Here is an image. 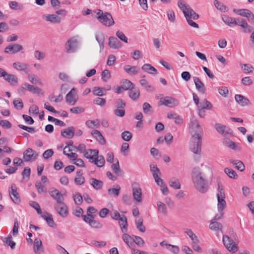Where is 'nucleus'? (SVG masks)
Here are the masks:
<instances>
[{"label":"nucleus","instance_id":"nucleus-20","mask_svg":"<svg viewBox=\"0 0 254 254\" xmlns=\"http://www.w3.org/2000/svg\"><path fill=\"white\" fill-rule=\"evenodd\" d=\"M193 79L196 89L198 92L202 94H205L206 89L204 84L201 81V80L196 76L193 77Z\"/></svg>","mask_w":254,"mask_h":254},{"label":"nucleus","instance_id":"nucleus-64","mask_svg":"<svg viewBox=\"0 0 254 254\" xmlns=\"http://www.w3.org/2000/svg\"><path fill=\"white\" fill-rule=\"evenodd\" d=\"M10 7L14 10L20 9L22 6L16 1H10L9 3Z\"/></svg>","mask_w":254,"mask_h":254},{"label":"nucleus","instance_id":"nucleus-61","mask_svg":"<svg viewBox=\"0 0 254 254\" xmlns=\"http://www.w3.org/2000/svg\"><path fill=\"white\" fill-rule=\"evenodd\" d=\"M89 225L91 227L96 229H100L103 227V225L99 221L95 220L94 218L90 222Z\"/></svg>","mask_w":254,"mask_h":254},{"label":"nucleus","instance_id":"nucleus-6","mask_svg":"<svg viewBox=\"0 0 254 254\" xmlns=\"http://www.w3.org/2000/svg\"><path fill=\"white\" fill-rule=\"evenodd\" d=\"M218 193H217V209L219 212H222L226 206V202L225 200V194L222 185L220 183H218Z\"/></svg>","mask_w":254,"mask_h":254},{"label":"nucleus","instance_id":"nucleus-42","mask_svg":"<svg viewBox=\"0 0 254 254\" xmlns=\"http://www.w3.org/2000/svg\"><path fill=\"white\" fill-rule=\"evenodd\" d=\"M120 83L123 90H129L134 86L133 84L127 79L122 80Z\"/></svg>","mask_w":254,"mask_h":254},{"label":"nucleus","instance_id":"nucleus-27","mask_svg":"<svg viewBox=\"0 0 254 254\" xmlns=\"http://www.w3.org/2000/svg\"><path fill=\"white\" fill-rule=\"evenodd\" d=\"M95 38L100 46V52H101L104 49L105 35L102 32H98L96 34Z\"/></svg>","mask_w":254,"mask_h":254},{"label":"nucleus","instance_id":"nucleus-59","mask_svg":"<svg viewBox=\"0 0 254 254\" xmlns=\"http://www.w3.org/2000/svg\"><path fill=\"white\" fill-rule=\"evenodd\" d=\"M74 201L77 205H80L83 201V197L81 195L77 192L73 195Z\"/></svg>","mask_w":254,"mask_h":254},{"label":"nucleus","instance_id":"nucleus-17","mask_svg":"<svg viewBox=\"0 0 254 254\" xmlns=\"http://www.w3.org/2000/svg\"><path fill=\"white\" fill-rule=\"evenodd\" d=\"M9 193L11 199L14 203H19L20 202L19 193L17 191V188L15 184H13L11 185Z\"/></svg>","mask_w":254,"mask_h":254},{"label":"nucleus","instance_id":"nucleus-45","mask_svg":"<svg viewBox=\"0 0 254 254\" xmlns=\"http://www.w3.org/2000/svg\"><path fill=\"white\" fill-rule=\"evenodd\" d=\"M135 223L137 229L141 232H144L146 230L145 226L143 225V219L139 218L135 220Z\"/></svg>","mask_w":254,"mask_h":254},{"label":"nucleus","instance_id":"nucleus-53","mask_svg":"<svg viewBox=\"0 0 254 254\" xmlns=\"http://www.w3.org/2000/svg\"><path fill=\"white\" fill-rule=\"evenodd\" d=\"M111 77V72L108 69H105L102 71L101 77L104 81L107 82Z\"/></svg>","mask_w":254,"mask_h":254},{"label":"nucleus","instance_id":"nucleus-55","mask_svg":"<svg viewBox=\"0 0 254 254\" xmlns=\"http://www.w3.org/2000/svg\"><path fill=\"white\" fill-rule=\"evenodd\" d=\"M86 125L89 128H93L94 127H98L99 126V120H88L85 123Z\"/></svg>","mask_w":254,"mask_h":254},{"label":"nucleus","instance_id":"nucleus-35","mask_svg":"<svg viewBox=\"0 0 254 254\" xmlns=\"http://www.w3.org/2000/svg\"><path fill=\"white\" fill-rule=\"evenodd\" d=\"M140 94L139 90L138 88L134 87V86L129 89V96L133 100H136L138 99Z\"/></svg>","mask_w":254,"mask_h":254},{"label":"nucleus","instance_id":"nucleus-60","mask_svg":"<svg viewBox=\"0 0 254 254\" xmlns=\"http://www.w3.org/2000/svg\"><path fill=\"white\" fill-rule=\"evenodd\" d=\"M168 19L173 23H174L176 20V16L173 10L169 9L167 12Z\"/></svg>","mask_w":254,"mask_h":254},{"label":"nucleus","instance_id":"nucleus-36","mask_svg":"<svg viewBox=\"0 0 254 254\" xmlns=\"http://www.w3.org/2000/svg\"><path fill=\"white\" fill-rule=\"evenodd\" d=\"M142 69L149 74H156L157 73V69L149 64H144L142 66Z\"/></svg>","mask_w":254,"mask_h":254},{"label":"nucleus","instance_id":"nucleus-52","mask_svg":"<svg viewBox=\"0 0 254 254\" xmlns=\"http://www.w3.org/2000/svg\"><path fill=\"white\" fill-rule=\"evenodd\" d=\"M157 205L158 211L163 214H166L167 213V208L164 203L161 201H157Z\"/></svg>","mask_w":254,"mask_h":254},{"label":"nucleus","instance_id":"nucleus-7","mask_svg":"<svg viewBox=\"0 0 254 254\" xmlns=\"http://www.w3.org/2000/svg\"><path fill=\"white\" fill-rule=\"evenodd\" d=\"M190 131L192 135H197L201 136L200 133L202 131V129L199 125L198 121L192 118L191 119L190 123Z\"/></svg>","mask_w":254,"mask_h":254},{"label":"nucleus","instance_id":"nucleus-62","mask_svg":"<svg viewBox=\"0 0 254 254\" xmlns=\"http://www.w3.org/2000/svg\"><path fill=\"white\" fill-rule=\"evenodd\" d=\"M122 137L124 140L128 141L131 138L132 134L128 131H125L122 133Z\"/></svg>","mask_w":254,"mask_h":254},{"label":"nucleus","instance_id":"nucleus-47","mask_svg":"<svg viewBox=\"0 0 254 254\" xmlns=\"http://www.w3.org/2000/svg\"><path fill=\"white\" fill-rule=\"evenodd\" d=\"M224 143L225 146L231 148L234 150H240V148L237 146V145L233 141L230 140H226Z\"/></svg>","mask_w":254,"mask_h":254},{"label":"nucleus","instance_id":"nucleus-41","mask_svg":"<svg viewBox=\"0 0 254 254\" xmlns=\"http://www.w3.org/2000/svg\"><path fill=\"white\" fill-rule=\"evenodd\" d=\"M170 187L175 190L180 189L181 188V184L179 180L175 177L172 178L169 182Z\"/></svg>","mask_w":254,"mask_h":254},{"label":"nucleus","instance_id":"nucleus-4","mask_svg":"<svg viewBox=\"0 0 254 254\" xmlns=\"http://www.w3.org/2000/svg\"><path fill=\"white\" fill-rule=\"evenodd\" d=\"M201 136L192 135L190 142V150L195 154L200 155L201 151Z\"/></svg>","mask_w":254,"mask_h":254},{"label":"nucleus","instance_id":"nucleus-5","mask_svg":"<svg viewBox=\"0 0 254 254\" xmlns=\"http://www.w3.org/2000/svg\"><path fill=\"white\" fill-rule=\"evenodd\" d=\"M110 216L112 219L119 221L122 232L126 233L127 230V222L126 216L124 215H121L117 210L111 211Z\"/></svg>","mask_w":254,"mask_h":254},{"label":"nucleus","instance_id":"nucleus-32","mask_svg":"<svg viewBox=\"0 0 254 254\" xmlns=\"http://www.w3.org/2000/svg\"><path fill=\"white\" fill-rule=\"evenodd\" d=\"M3 78L11 85H16L18 83V78L14 74L7 73Z\"/></svg>","mask_w":254,"mask_h":254},{"label":"nucleus","instance_id":"nucleus-18","mask_svg":"<svg viewBox=\"0 0 254 254\" xmlns=\"http://www.w3.org/2000/svg\"><path fill=\"white\" fill-rule=\"evenodd\" d=\"M23 47L18 44H13L7 46L4 52L7 54H14L23 50Z\"/></svg>","mask_w":254,"mask_h":254},{"label":"nucleus","instance_id":"nucleus-19","mask_svg":"<svg viewBox=\"0 0 254 254\" xmlns=\"http://www.w3.org/2000/svg\"><path fill=\"white\" fill-rule=\"evenodd\" d=\"M77 47V41L73 39H70L67 40L65 48L67 53H71L75 52Z\"/></svg>","mask_w":254,"mask_h":254},{"label":"nucleus","instance_id":"nucleus-10","mask_svg":"<svg viewBox=\"0 0 254 254\" xmlns=\"http://www.w3.org/2000/svg\"><path fill=\"white\" fill-rule=\"evenodd\" d=\"M38 156V153L30 148H27L23 152V159L25 162L35 161Z\"/></svg>","mask_w":254,"mask_h":254},{"label":"nucleus","instance_id":"nucleus-16","mask_svg":"<svg viewBox=\"0 0 254 254\" xmlns=\"http://www.w3.org/2000/svg\"><path fill=\"white\" fill-rule=\"evenodd\" d=\"M27 89L28 91L33 94H39L41 92V89L31 84L25 83L21 85V87L18 89V92H21Z\"/></svg>","mask_w":254,"mask_h":254},{"label":"nucleus","instance_id":"nucleus-30","mask_svg":"<svg viewBox=\"0 0 254 254\" xmlns=\"http://www.w3.org/2000/svg\"><path fill=\"white\" fill-rule=\"evenodd\" d=\"M99 151L97 149H88L85 151L84 156L91 161L94 159L98 155Z\"/></svg>","mask_w":254,"mask_h":254},{"label":"nucleus","instance_id":"nucleus-40","mask_svg":"<svg viewBox=\"0 0 254 254\" xmlns=\"http://www.w3.org/2000/svg\"><path fill=\"white\" fill-rule=\"evenodd\" d=\"M122 239L123 241L128 245V247H131L134 244V239L128 234L124 233Z\"/></svg>","mask_w":254,"mask_h":254},{"label":"nucleus","instance_id":"nucleus-25","mask_svg":"<svg viewBox=\"0 0 254 254\" xmlns=\"http://www.w3.org/2000/svg\"><path fill=\"white\" fill-rule=\"evenodd\" d=\"M74 132L75 128L73 127H70L62 131L61 134L64 137L70 139L74 136Z\"/></svg>","mask_w":254,"mask_h":254},{"label":"nucleus","instance_id":"nucleus-37","mask_svg":"<svg viewBox=\"0 0 254 254\" xmlns=\"http://www.w3.org/2000/svg\"><path fill=\"white\" fill-rule=\"evenodd\" d=\"M90 162L94 163L97 167H102L105 164V159L103 156L98 155L94 159Z\"/></svg>","mask_w":254,"mask_h":254},{"label":"nucleus","instance_id":"nucleus-46","mask_svg":"<svg viewBox=\"0 0 254 254\" xmlns=\"http://www.w3.org/2000/svg\"><path fill=\"white\" fill-rule=\"evenodd\" d=\"M121 187L119 185H117L116 188H111L108 189V192L110 196L117 197L120 193Z\"/></svg>","mask_w":254,"mask_h":254},{"label":"nucleus","instance_id":"nucleus-8","mask_svg":"<svg viewBox=\"0 0 254 254\" xmlns=\"http://www.w3.org/2000/svg\"><path fill=\"white\" fill-rule=\"evenodd\" d=\"M223 242L227 248L230 252L235 253L238 251V247L237 245L234 244L233 240L227 235H224L223 237Z\"/></svg>","mask_w":254,"mask_h":254},{"label":"nucleus","instance_id":"nucleus-38","mask_svg":"<svg viewBox=\"0 0 254 254\" xmlns=\"http://www.w3.org/2000/svg\"><path fill=\"white\" fill-rule=\"evenodd\" d=\"M28 80L32 84L41 85L42 82L40 78L34 74H29L27 76Z\"/></svg>","mask_w":254,"mask_h":254},{"label":"nucleus","instance_id":"nucleus-29","mask_svg":"<svg viewBox=\"0 0 254 254\" xmlns=\"http://www.w3.org/2000/svg\"><path fill=\"white\" fill-rule=\"evenodd\" d=\"M235 99L236 101L242 106H245L250 104V101L248 99L240 94L236 95Z\"/></svg>","mask_w":254,"mask_h":254},{"label":"nucleus","instance_id":"nucleus-22","mask_svg":"<svg viewBox=\"0 0 254 254\" xmlns=\"http://www.w3.org/2000/svg\"><path fill=\"white\" fill-rule=\"evenodd\" d=\"M13 66L16 69L23 71L25 73L30 71V66L27 64L19 62H15L13 64Z\"/></svg>","mask_w":254,"mask_h":254},{"label":"nucleus","instance_id":"nucleus-31","mask_svg":"<svg viewBox=\"0 0 254 254\" xmlns=\"http://www.w3.org/2000/svg\"><path fill=\"white\" fill-rule=\"evenodd\" d=\"M91 134L101 144L104 145L106 143L105 138L99 130H94L91 132Z\"/></svg>","mask_w":254,"mask_h":254},{"label":"nucleus","instance_id":"nucleus-9","mask_svg":"<svg viewBox=\"0 0 254 254\" xmlns=\"http://www.w3.org/2000/svg\"><path fill=\"white\" fill-rule=\"evenodd\" d=\"M150 168L155 182L158 185L161 186L162 185H163V181L159 177V175L160 174V170L154 164H150Z\"/></svg>","mask_w":254,"mask_h":254},{"label":"nucleus","instance_id":"nucleus-14","mask_svg":"<svg viewBox=\"0 0 254 254\" xmlns=\"http://www.w3.org/2000/svg\"><path fill=\"white\" fill-rule=\"evenodd\" d=\"M97 19L101 23L106 26H110L115 23L112 15L108 12H105L104 16L98 17Z\"/></svg>","mask_w":254,"mask_h":254},{"label":"nucleus","instance_id":"nucleus-49","mask_svg":"<svg viewBox=\"0 0 254 254\" xmlns=\"http://www.w3.org/2000/svg\"><path fill=\"white\" fill-rule=\"evenodd\" d=\"M214 4L215 7L220 11L222 12H225V11L228 10L227 7L223 3L219 2L217 0H214Z\"/></svg>","mask_w":254,"mask_h":254},{"label":"nucleus","instance_id":"nucleus-13","mask_svg":"<svg viewBox=\"0 0 254 254\" xmlns=\"http://www.w3.org/2000/svg\"><path fill=\"white\" fill-rule=\"evenodd\" d=\"M78 97L75 88H72L66 95V102L70 105H74L77 102Z\"/></svg>","mask_w":254,"mask_h":254},{"label":"nucleus","instance_id":"nucleus-1","mask_svg":"<svg viewBox=\"0 0 254 254\" xmlns=\"http://www.w3.org/2000/svg\"><path fill=\"white\" fill-rule=\"evenodd\" d=\"M191 177L194 187L198 191L204 193L208 191L209 180L212 177V171L209 167L205 166L202 169L199 167H194Z\"/></svg>","mask_w":254,"mask_h":254},{"label":"nucleus","instance_id":"nucleus-56","mask_svg":"<svg viewBox=\"0 0 254 254\" xmlns=\"http://www.w3.org/2000/svg\"><path fill=\"white\" fill-rule=\"evenodd\" d=\"M142 109L144 113L145 114H151L152 112V108L151 106L147 102L143 103L142 105Z\"/></svg>","mask_w":254,"mask_h":254},{"label":"nucleus","instance_id":"nucleus-50","mask_svg":"<svg viewBox=\"0 0 254 254\" xmlns=\"http://www.w3.org/2000/svg\"><path fill=\"white\" fill-rule=\"evenodd\" d=\"M199 106L205 110H211L213 108L212 104L206 99L203 100V102L200 103Z\"/></svg>","mask_w":254,"mask_h":254},{"label":"nucleus","instance_id":"nucleus-12","mask_svg":"<svg viewBox=\"0 0 254 254\" xmlns=\"http://www.w3.org/2000/svg\"><path fill=\"white\" fill-rule=\"evenodd\" d=\"M132 195L134 199L138 202L142 201V190L139 185L137 183H134L132 185Z\"/></svg>","mask_w":254,"mask_h":254},{"label":"nucleus","instance_id":"nucleus-24","mask_svg":"<svg viewBox=\"0 0 254 254\" xmlns=\"http://www.w3.org/2000/svg\"><path fill=\"white\" fill-rule=\"evenodd\" d=\"M33 250L37 254H40L44 252L42 242L40 239L36 238L34 240Z\"/></svg>","mask_w":254,"mask_h":254},{"label":"nucleus","instance_id":"nucleus-51","mask_svg":"<svg viewBox=\"0 0 254 254\" xmlns=\"http://www.w3.org/2000/svg\"><path fill=\"white\" fill-rule=\"evenodd\" d=\"M224 172L231 178L236 179L238 177L236 172L232 169L226 168Z\"/></svg>","mask_w":254,"mask_h":254},{"label":"nucleus","instance_id":"nucleus-21","mask_svg":"<svg viewBox=\"0 0 254 254\" xmlns=\"http://www.w3.org/2000/svg\"><path fill=\"white\" fill-rule=\"evenodd\" d=\"M50 195L56 201L55 204H59L64 202L63 195L57 189H54L50 192Z\"/></svg>","mask_w":254,"mask_h":254},{"label":"nucleus","instance_id":"nucleus-57","mask_svg":"<svg viewBox=\"0 0 254 254\" xmlns=\"http://www.w3.org/2000/svg\"><path fill=\"white\" fill-rule=\"evenodd\" d=\"M35 187L39 193L47 192V189L41 184V182L40 181L36 182Z\"/></svg>","mask_w":254,"mask_h":254},{"label":"nucleus","instance_id":"nucleus-26","mask_svg":"<svg viewBox=\"0 0 254 254\" xmlns=\"http://www.w3.org/2000/svg\"><path fill=\"white\" fill-rule=\"evenodd\" d=\"M209 227L212 231H214L216 234H218L220 232L222 233L223 225L217 221L212 220Z\"/></svg>","mask_w":254,"mask_h":254},{"label":"nucleus","instance_id":"nucleus-2","mask_svg":"<svg viewBox=\"0 0 254 254\" xmlns=\"http://www.w3.org/2000/svg\"><path fill=\"white\" fill-rule=\"evenodd\" d=\"M177 5L183 12L189 25L195 28H198V25L192 20H195L198 19L199 17V15L196 13L194 10L192 9L184 0H179L178 1Z\"/></svg>","mask_w":254,"mask_h":254},{"label":"nucleus","instance_id":"nucleus-33","mask_svg":"<svg viewBox=\"0 0 254 254\" xmlns=\"http://www.w3.org/2000/svg\"><path fill=\"white\" fill-rule=\"evenodd\" d=\"M215 127L218 132L224 135L229 133L230 131V129L228 127L219 123L215 124Z\"/></svg>","mask_w":254,"mask_h":254},{"label":"nucleus","instance_id":"nucleus-23","mask_svg":"<svg viewBox=\"0 0 254 254\" xmlns=\"http://www.w3.org/2000/svg\"><path fill=\"white\" fill-rule=\"evenodd\" d=\"M43 18L47 21L53 23L60 24L62 21L61 17L54 14L45 15L43 17Z\"/></svg>","mask_w":254,"mask_h":254},{"label":"nucleus","instance_id":"nucleus-3","mask_svg":"<svg viewBox=\"0 0 254 254\" xmlns=\"http://www.w3.org/2000/svg\"><path fill=\"white\" fill-rule=\"evenodd\" d=\"M224 23L232 27L234 25H237L240 26L245 33H249L253 31V28L252 26L249 25L246 21L242 18H233L227 15H224L222 17Z\"/></svg>","mask_w":254,"mask_h":254},{"label":"nucleus","instance_id":"nucleus-58","mask_svg":"<svg viewBox=\"0 0 254 254\" xmlns=\"http://www.w3.org/2000/svg\"><path fill=\"white\" fill-rule=\"evenodd\" d=\"M115 106L118 109H124L126 106V103L122 99H118L116 101Z\"/></svg>","mask_w":254,"mask_h":254},{"label":"nucleus","instance_id":"nucleus-39","mask_svg":"<svg viewBox=\"0 0 254 254\" xmlns=\"http://www.w3.org/2000/svg\"><path fill=\"white\" fill-rule=\"evenodd\" d=\"M125 70L129 74H136L138 72L139 67L135 66L127 65L124 67Z\"/></svg>","mask_w":254,"mask_h":254},{"label":"nucleus","instance_id":"nucleus-43","mask_svg":"<svg viewBox=\"0 0 254 254\" xmlns=\"http://www.w3.org/2000/svg\"><path fill=\"white\" fill-rule=\"evenodd\" d=\"M230 162L235 166V168L240 171H243L245 170V165L244 163L240 160H230Z\"/></svg>","mask_w":254,"mask_h":254},{"label":"nucleus","instance_id":"nucleus-63","mask_svg":"<svg viewBox=\"0 0 254 254\" xmlns=\"http://www.w3.org/2000/svg\"><path fill=\"white\" fill-rule=\"evenodd\" d=\"M116 35L122 41L127 43V38L122 31H118L116 32Z\"/></svg>","mask_w":254,"mask_h":254},{"label":"nucleus","instance_id":"nucleus-11","mask_svg":"<svg viewBox=\"0 0 254 254\" xmlns=\"http://www.w3.org/2000/svg\"><path fill=\"white\" fill-rule=\"evenodd\" d=\"M54 208L62 217H65L68 214V207L63 202L59 204H55Z\"/></svg>","mask_w":254,"mask_h":254},{"label":"nucleus","instance_id":"nucleus-28","mask_svg":"<svg viewBox=\"0 0 254 254\" xmlns=\"http://www.w3.org/2000/svg\"><path fill=\"white\" fill-rule=\"evenodd\" d=\"M109 45L112 49H119L122 47L121 43L115 37H110L109 38Z\"/></svg>","mask_w":254,"mask_h":254},{"label":"nucleus","instance_id":"nucleus-44","mask_svg":"<svg viewBox=\"0 0 254 254\" xmlns=\"http://www.w3.org/2000/svg\"><path fill=\"white\" fill-rule=\"evenodd\" d=\"M111 168L113 172L118 176H122L124 174V172L120 169L119 161H117L116 163L113 164Z\"/></svg>","mask_w":254,"mask_h":254},{"label":"nucleus","instance_id":"nucleus-15","mask_svg":"<svg viewBox=\"0 0 254 254\" xmlns=\"http://www.w3.org/2000/svg\"><path fill=\"white\" fill-rule=\"evenodd\" d=\"M159 105H163L172 108L178 105V101L174 98L166 97L165 98L160 99L159 101Z\"/></svg>","mask_w":254,"mask_h":254},{"label":"nucleus","instance_id":"nucleus-34","mask_svg":"<svg viewBox=\"0 0 254 254\" xmlns=\"http://www.w3.org/2000/svg\"><path fill=\"white\" fill-rule=\"evenodd\" d=\"M90 184L97 190H100L103 186V182L100 180H97L95 178H91L90 182Z\"/></svg>","mask_w":254,"mask_h":254},{"label":"nucleus","instance_id":"nucleus-54","mask_svg":"<svg viewBox=\"0 0 254 254\" xmlns=\"http://www.w3.org/2000/svg\"><path fill=\"white\" fill-rule=\"evenodd\" d=\"M233 11L238 15L246 17L250 10L247 9H234Z\"/></svg>","mask_w":254,"mask_h":254},{"label":"nucleus","instance_id":"nucleus-48","mask_svg":"<svg viewBox=\"0 0 254 254\" xmlns=\"http://www.w3.org/2000/svg\"><path fill=\"white\" fill-rule=\"evenodd\" d=\"M185 233L190 238L192 242H199V240L196 235L190 229H186Z\"/></svg>","mask_w":254,"mask_h":254}]
</instances>
